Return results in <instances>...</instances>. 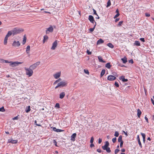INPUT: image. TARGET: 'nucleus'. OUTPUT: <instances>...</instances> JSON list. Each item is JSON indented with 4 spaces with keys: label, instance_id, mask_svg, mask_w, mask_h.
<instances>
[{
    "label": "nucleus",
    "instance_id": "13d9d810",
    "mask_svg": "<svg viewBox=\"0 0 154 154\" xmlns=\"http://www.w3.org/2000/svg\"><path fill=\"white\" fill-rule=\"evenodd\" d=\"M93 11L94 14L97 15V14L96 13V11L94 9H93Z\"/></svg>",
    "mask_w": 154,
    "mask_h": 154
},
{
    "label": "nucleus",
    "instance_id": "6ab92c4d",
    "mask_svg": "<svg viewBox=\"0 0 154 154\" xmlns=\"http://www.w3.org/2000/svg\"><path fill=\"white\" fill-rule=\"evenodd\" d=\"M104 42V41L102 39H100L98 40L97 41V44H101L103 43Z\"/></svg>",
    "mask_w": 154,
    "mask_h": 154
},
{
    "label": "nucleus",
    "instance_id": "0eeeda50",
    "mask_svg": "<svg viewBox=\"0 0 154 154\" xmlns=\"http://www.w3.org/2000/svg\"><path fill=\"white\" fill-rule=\"evenodd\" d=\"M57 45V40L55 41L52 44V46L51 48V49L52 50H55Z\"/></svg>",
    "mask_w": 154,
    "mask_h": 154
},
{
    "label": "nucleus",
    "instance_id": "c85d7f7f",
    "mask_svg": "<svg viewBox=\"0 0 154 154\" xmlns=\"http://www.w3.org/2000/svg\"><path fill=\"white\" fill-rule=\"evenodd\" d=\"M26 38L25 37H24L23 38V44L24 45L25 43L26 42Z\"/></svg>",
    "mask_w": 154,
    "mask_h": 154
},
{
    "label": "nucleus",
    "instance_id": "f8f14e48",
    "mask_svg": "<svg viewBox=\"0 0 154 154\" xmlns=\"http://www.w3.org/2000/svg\"><path fill=\"white\" fill-rule=\"evenodd\" d=\"M40 63V62H37L36 63L31 66L30 67H36L38 66Z\"/></svg>",
    "mask_w": 154,
    "mask_h": 154
},
{
    "label": "nucleus",
    "instance_id": "79ce46f5",
    "mask_svg": "<svg viewBox=\"0 0 154 154\" xmlns=\"http://www.w3.org/2000/svg\"><path fill=\"white\" fill-rule=\"evenodd\" d=\"M122 23H123V21H120L119 23L118 24V26H121L122 25Z\"/></svg>",
    "mask_w": 154,
    "mask_h": 154
},
{
    "label": "nucleus",
    "instance_id": "20e7f679",
    "mask_svg": "<svg viewBox=\"0 0 154 154\" xmlns=\"http://www.w3.org/2000/svg\"><path fill=\"white\" fill-rule=\"evenodd\" d=\"M22 63V62L18 61L14 62H11V64H10V65L12 67H14L17 66L19 64H21Z\"/></svg>",
    "mask_w": 154,
    "mask_h": 154
},
{
    "label": "nucleus",
    "instance_id": "cd10ccee",
    "mask_svg": "<svg viewBox=\"0 0 154 154\" xmlns=\"http://www.w3.org/2000/svg\"><path fill=\"white\" fill-rule=\"evenodd\" d=\"M122 135H120L118 139V141L119 142H121L122 141H123L122 140Z\"/></svg>",
    "mask_w": 154,
    "mask_h": 154
},
{
    "label": "nucleus",
    "instance_id": "72a5a7b5",
    "mask_svg": "<svg viewBox=\"0 0 154 154\" xmlns=\"http://www.w3.org/2000/svg\"><path fill=\"white\" fill-rule=\"evenodd\" d=\"M111 5V2L110 1V0H109L107 3V5L106 6V7H108L109 6Z\"/></svg>",
    "mask_w": 154,
    "mask_h": 154
},
{
    "label": "nucleus",
    "instance_id": "de8ad7c7",
    "mask_svg": "<svg viewBox=\"0 0 154 154\" xmlns=\"http://www.w3.org/2000/svg\"><path fill=\"white\" fill-rule=\"evenodd\" d=\"M114 85H115V86H116V87H119V85L118 83L117 82H116L115 83Z\"/></svg>",
    "mask_w": 154,
    "mask_h": 154
},
{
    "label": "nucleus",
    "instance_id": "39448f33",
    "mask_svg": "<svg viewBox=\"0 0 154 154\" xmlns=\"http://www.w3.org/2000/svg\"><path fill=\"white\" fill-rule=\"evenodd\" d=\"M20 45V44L19 41H14L12 44V46L14 47H19Z\"/></svg>",
    "mask_w": 154,
    "mask_h": 154
},
{
    "label": "nucleus",
    "instance_id": "393cba45",
    "mask_svg": "<svg viewBox=\"0 0 154 154\" xmlns=\"http://www.w3.org/2000/svg\"><path fill=\"white\" fill-rule=\"evenodd\" d=\"M134 45L136 46H139L140 45V43L139 41H136L134 42Z\"/></svg>",
    "mask_w": 154,
    "mask_h": 154
},
{
    "label": "nucleus",
    "instance_id": "69168bd1",
    "mask_svg": "<svg viewBox=\"0 0 154 154\" xmlns=\"http://www.w3.org/2000/svg\"><path fill=\"white\" fill-rule=\"evenodd\" d=\"M145 119L146 120V122H147V123H148V119L146 117V116H145Z\"/></svg>",
    "mask_w": 154,
    "mask_h": 154
},
{
    "label": "nucleus",
    "instance_id": "2eb2a0df",
    "mask_svg": "<svg viewBox=\"0 0 154 154\" xmlns=\"http://www.w3.org/2000/svg\"><path fill=\"white\" fill-rule=\"evenodd\" d=\"M119 79L120 80H122V81L123 82H126L128 81V79H125V77L123 76H121Z\"/></svg>",
    "mask_w": 154,
    "mask_h": 154
},
{
    "label": "nucleus",
    "instance_id": "5fc2aeb1",
    "mask_svg": "<svg viewBox=\"0 0 154 154\" xmlns=\"http://www.w3.org/2000/svg\"><path fill=\"white\" fill-rule=\"evenodd\" d=\"M123 143V141H122V142H120V147L121 148V147H122Z\"/></svg>",
    "mask_w": 154,
    "mask_h": 154
},
{
    "label": "nucleus",
    "instance_id": "f3484780",
    "mask_svg": "<svg viewBox=\"0 0 154 154\" xmlns=\"http://www.w3.org/2000/svg\"><path fill=\"white\" fill-rule=\"evenodd\" d=\"M65 94L64 92H62L60 94V98L62 99L64 97Z\"/></svg>",
    "mask_w": 154,
    "mask_h": 154
},
{
    "label": "nucleus",
    "instance_id": "e2e57ef3",
    "mask_svg": "<svg viewBox=\"0 0 154 154\" xmlns=\"http://www.w3.org/2000/svg\"><path fill=\"white\" fill-rule=\"evenodd\" d=\"M105 145H106L108 146L109 145V143L108 141H106V142Z\"/></svg>",
    "mask_w": 154,
    "mask_h": 154
},
{
    "label": "nucleus",
    "instance_id": "680f3d73",
    "mask_svg": "<svg viewBox=\"0 0 154 154\" xmlns=\"http://www.w3.org/2000/svg\"><path fill=\"white\" fill-rule=\"evenodd\" d=\"M5 63H9L10 64L11 63V62L9 61H8L7 60H5Z\"/></svg>",
    "mask_w": 154,
    "mask_h": 154
},
{
    "label": "nucleus",
    "instance_id": "8fccbe9b",
    "mask_svg": "<svg viewBox=\"0 0 154 154\" xmlns=\"http://www.w3.org/2000/svg\"><path fill=\"white\" fill-rule=\"evenodd\" d=\"M64 131V130H63L60 129H57V132H62V131Z\"/></svg>",
    "mask_w": 154,
    "mask_h": 154
},
{
    "label": "nucleus",
    "instance_id": "58836bf2",
    "mask_svg": "<svg viewBox=\"0 0 154 154\" xmlns=\"http://www.w3.org/2000/svg\"><path fill=\"white\" fill-rule=\"evenodd\" d=\"M94 140V138L93 137H92L91 138V139L90 141V143H93Z\"/></svg>",
    "mask_w": 154,
    "mask_h": 154
},
{
    "label": "nucleus",
    "instance_id": "412c9836",
    "mask_svg": "<svg viewBox=\"0 0 154 154\" xmlns=\"http://www.w3.org/2000/svg\"><path fill=\"white\" fill-rule=\"evenodd\" d=\"M98 60H99V61L100 62H103V63H105V61H103V59L101 56H99L98 57Z\"/></svg>",
    "mask_w": 154,
    "mask_h": 154
},
{
    "label": "nucleus",
    "instance_id": "7c9ffc66",
    "mask_svg": "<svg viewBox=\"0 0 154 154\" xmlns=\"http://www.w3.org/2000/svg\"><path fill=\"white\" fill-rule=\"evenodd\" d=\"M61 80V79L60 78H59L58 79L56 80L54 83V84L55 85L57 84V83L59 82Z\"/></svg>",
    "mask_w": 154,
    "mask_h": 154
},
{
    "label": "nucleus",
    "instance_id": "ddd939ff",
    "mask_svg": "<svg viewBox=\"0 0 154 154\" xmlns=\"http://www.w3.org/2000/svg\"><path fill=\"white\" fill-rule=\"evenodd\" d=\"M88 19L92 23H94V22H95L94 21L93 17L91 15L89 16Z\"/></svg>",
    "mask_w": 154,
    "mask_h": 154
},
{
    "label": "nucleus",
    "instance_id": "4d7b16f0",
    "mask_svg": "<svg viewBox=\"0 0 154 154\" xmlns=\"http://www.w3.org/2000/svg\"><path fill=\"white\" fill-rule=\"evenodd\" d=\"M5 60L2 59H0V62L2 63H5Z\"/></svg>",
    "mask_w": 154,
    "mask_h": 154
},
{
    "label": "nucleus",
    "instance_id": "7ed1b4c3",
    "mask_svg": "<svg viewBox=\"0 0 154 154\" xmlns=\"http://www.w3.org/2000/svg\"><path fill=\"white\" fill-rule=\"evenodd\" d=\"M11 30L13 33V35H14L22 32L23 31L22 29L18 28H15Z\"/></svg>",
    "mask_w": 154,
    "mask_h": 154
},
{
    "label": "nucleus",
    "instance_id": "c9c22d12",
    "mask_svg": "<svg viewBox=\"0 0 154 154\" xmlns=\"http://www.w3.org/2000/svg\"><path fill=\"white\" fill-rule=\"evenodd\" d=\"M30 111V106H28V108L27 109H26V112H28Z\"/></svg>",
    "mask_w": 154,
    "mask_h": 154
},
{
    "label": "nucleus",
    "instance_id": "a211bd4d",
    "mask_svg": "<svg viewBox=\"0 0 154 154\" xmlns=\"http://www.w3.org/2000/svg\"><path fill=\"white\" fill-rule=\"evenodd\" d=\"M142 113V112L139 109H137V116L138 118H140V115Z\"/></svg>",
    "mask_w": 154,
    "mask_h": 154
},
{
    "label": "nucleus",
    "instance_id": "3c124183",
    "mask_svg": "<svg viewBox=\"0 0 154 154\" xmlns=\"http://www.w3.org/2000/svg\"><path fill=\"white\" fill-rule=\"evenodd\" d=\"M145 16L147 17H149L150 16V14L149 13H145Z\"/></svg>",
    "mask_w": 154,
    "mask_h": 154
},
{
    "label": "nucleus",
    "instance_id": "4be33fe9",
    "mask_svg": "<svg viewBox=\"0 0 154 154\" xmlns=\"http://www.w3.org/2000/svg\"><path fill=\"white\" fill-rule=\"evenodd\" d=\"M8 37H6L5 36L4 40V43L5 45H6L7 43V40L8 39Z\"/></svg>",
    "mask_w": 154,
    "mask_h": 154
},
{
    "label": "nucleus",
    "instance_id": "5701e85b",
    "mask_svg": "<svg viewBox=\"0 0 154 154\" xmlns=\"http://www.w3.org/2000/svg\"><path fill=\"white\" fill-rule=\"evenodd\" d=\"M105 73V70L103 69L100 73V77H102Z\"/></svg>",
    "mask_w": 154,
    "mask_h": 154
},
{
    "label": "nucleus",
    "instance_id": "864d4df0",
    "mask_svg": "<svg viewBox=\"0 0 154 154\" xmlns=\"http://www.w3.org/2000/svg\"><path fill=\"white\" fill-rule=\"evenodd\" d=\"M129 63H133L134 62L133 60L132 59H131L129 60Z\"/></svg>",
    "mask_w": 154,
    "mask_h": 154
},
{
    "label": "nucleus",
    "instance_id": "f704fd0d",
    "mask_svg": "<svg viewBox=\"0 0 154 154\" xmlns=\"http://www.w3.org/2000/svg\"><path fill=\"white\" fill-rule=\"evenodd\" d=\"M84 72L86 74H87L88 75L89 74V72L88 71V70L87 69H84Z\"/></svg>",
    "mask_w": 154,
    "mask_h": 154
},
{
    "label": "nucleus",
    "instance_id": "b1692460",
    "mask_svg": "<svg viewBox=\"0 0 154 154\" xmlns=\"http://www.w3.org/2000/svg\"><path fill=\"white\" fill-rule=\"evenodd\" d=\"M121 60L124 63H125L127 61V58L125 57L121 59Z\"/></svg>",
    "mask_w": 154,
    "mask_h": 154
},
{
    "label": "nucleus",
    "instance_id": "6e6552de",
    "mask_svg": "<svg viewBox=\"0 0 154 154\" xmlns=\"http://www.w3.org/2000/svg\"><path fill=\"white\" fill-rule=\"evenodd\" d=\"M18 140H14L12 139H10L8 140V143H17Z\"/></svg>",
    "mask_w": 154,
    "mask_h": 154
},
{
    "label": "nucleus",
    "instance_id": "603ef678",
    "mask_svg": "<svg viewBox=\"0 0 154 154\" xmlns=\"http://www.w3.org/2000/svg\"><path fill=\"white\" fill-rule=\"evenodd\" d=\"M102 141V139L100 138H99L98 139V143L99 144L100 143H101Z\"/></svg>",
    "mask_w": 154,
    "mask_h": 154
},
{
    "label": "nucleus",
    "instance_id": "052dcab7",
    "mask_svg": "<svg viewBox=\"0 0 154 154\" xmlns=\"http://www.w3.org/2000/svg\"><path fill=\"white\" fill-rule=\"evenodd\" d=\"M87 53L88 54L90 55V54H91V52H90L88 50H87Z\"/></svg>",
    "mask_w": 154,
    "mask_h": 154
},
{
    "label": "nucleus",
    "instance_id": "aec40b11",
    "mask_svg": "<svg viewBox=\"0 0 154 154\" xmlns=\"http://www.w3.org/2000/svg\"><path fill=\"white\" fill-rule=\"evenodd\" d=\"M30 50V46L29 45H28L26 47V52L27 54H28L29 53V52Z\"/></svg>",
    "mask_w": 154,
    "mask_h": 154
},
{
    "label": "nucleus",
    "instance_id": "338daca9",
    "mask_svg": "<svg viewBox=\"0 0 154 154\" xmlns=\"http://www.w3.org/2000/svg\"><path fill=\"white\" fill-rule=\"evenodd\" d=\"M13 120H17L18 119V117L17 116H16L13 118Z\"/></svg>",
    "mask_w": 154,
    "mask_h": 154
},
{
    "label": "nucleus",
    "instance_id": "774afa93",
    "mask_svg": "<svg viewBox=\"0 0 154 154\" xmlns=\"http://www.w3.org/2000/svg\"><path fill=\"white\" fill-rule=\"evenodd\" d=\"M94 144H93V143H91V144L90 145V147H91V148L93 147H94Z\"/></svg>",
    "mask_w": 154,
    "mask_h": 154
},
{
    "label": "nucleus",
    "instance_id": "49530a36",
    "mask_svg": "<svg viewBox=\"0 0 154 154\" xmlns=\"http://www.w3.org/2000/svg\"><path fill=\"white\" fill-rule=\"evenodd\" d=\"M119 149H116L115 150V154H117V153L119 151Z\"/></svg>",
    "mask_w": 154,
    "mask_h": 154
},
{
    "label": "nucleus",
    "instance_id": "a878e982",
    "mask_svg": "<svg viewBox=\"0 0 154 154\" xmlns=\"http://www.w3.org/2000/svg\"><path fill=\"white\" fill-rule=\"evenodd\" d=\"M107 45L109 46V48H113L114 47V46L111 43H108L107 44Z\"/></svg>",
    "mask_w": 154,
    "mask_h": 154
},
{
    "label": "nucleus",
    "instance_id": "473e14b6",
    "mask_svg": "<svg viewBox=\"0 0 154 154\" xmlns=\"http://www.w3.org/2000/svg\"><path fill=\"white\" fill-rule=\"evenodd\" d=\"M5 111V109L4 106H2L1 108H0V111L2 112H4Z\"/></svg>",
    "mask_w": 154,
    "mask_h": 154
},
{
    "label": "nucleus",
    "instance_id": "c03bdc74",
    "mask_svg": "<svg viewBox=\"0 0 154 154\" xmlns=\"http://www.w3.org/2000/svg\"><path fill=\"white\" fill-rule=\"evenodd\" d=\"M119 15V13H118L116 14L114 17V18L115 19L118 17Z\"/></svg>",
    "mask_w": 154,
    "mask_h": 154
},
{
    "label": "nucleus",
    "instance_id": "a18cd8bd",
    "mask_svg": "<svg viewBox=\"0 0 154 154\" xmlns=\"http://www.w3.org/2000/svg\"><path fill=\"white\" fill-rule=\"evenodd\" d=\"M46 37L47 38H48V37L47 36H45L44 37V39L43 40V43H45V38Z\"/></svg>",
    "mask_w": 154,
    "mask_h": 154
},
{
    "label": "nucleus",
    "instance_id": "dca6fc26",
    "mask_svg": "<svg viewBox=\"0 0 154 154\" xmlns=\"http://www.w3.org/2000/svg\"><path fill=\"white\" fill-rule=\"evenodd\" d=\"M12 34L13 35V33L12 32V30L9 31L7 34L6 35V36L8 37H9L10 36H11Z\"/></svg>",
    "mask_w": 154,
    "mask_h": 154
},
{
    "label": "nucleus",
    "instance_id": "37998d69",
    "mask_svg": "<svg viewBox=\"0 0 154 154\" xmlns=\"http://www.w3.org/2000/svg\"><path fill=\"white\" fill-rule=\"evenodd\" d=\"M141 134L143 137V138H145L146 135L145 134L143 133H141Z\"/></svg>",
    "mask_w": 154,
    "mask_h": 154
},
{
    "label": "nucleus",
    "instance_id": "6e6d98bb",
    "mask_svg": "<svg viewBox=\"0 0 154 154\" xmlns=\"http://www.w3.org/2000/svg\"><path fill=\"white\" fill-rule=\"evenodd\" d=\"M140 40L143 42H145L144 38H140Z\"/></svg>",
    "mask_w": 154,
    "mask_h": 154
},
{
    "label": "nucleus",
    "instance_id": "4c0bfd02",
    "mask_svg": "<svg viewBox=\"0 0 154 154\" xmlns=\"http://www.w3.org/2000/svg\"><path fill=\"white\" fill-rule=\"evenodd\" d=\"M119 135V132L117 131H116L115 133L114 136L116 137H118Z\"/></svg>",
    "mask_w": 154,
    "mask_h": 154
},
{
    "label": "nucleus",
    "instance_id": "a19ab883",
    "mask_svg": "<svg viewBox=\"0 0 154 154\" xmlns=\"http://www.w3.org/2000/svg\"><path fill=\"white\" fill-rule=\"evenodd\" d=\"M112 141L113 143H115L116 142V137L113 138L112 139Z\"/></svg>",
    "mask_w": 154,
    "mask_h": 154
},
{
    "label": "nucleus",
    "instance_id": "ea45409f",
    "mask_svg": "<svg viewBox=\"0 0 154 154\" xmlns=\"http://www.w3.org/2000/svg\"><path fill=\"white\" fill-rule=\"evenodd\" d=\"M102 148L103 150H105V149H106V148L108 147V146L105 144L104 146H102Z\"/></svg>",
    "mask_w": 154,
    "mask_h": 154
},
{
    "label": "nucleus",
    "instance_id": "09e8293b",
    "mask_svg": "<svg viewBox=\"0 0 154 154\" xmlns=\"http://www.w3.org/2000/svg\"><path fill=\"white\" fill-rule=\"evenodd\" d=\"M34 123L35 125H36L37 126H41V125L39 124H37V122L36 120H35L34 121Z\"/></svg>",
    "mask_w": 154,
    "mask_h": 154
},
{
    "label": "nucleus",
    "instance_id": "4468645a",
    "mask_svg": "<svg viewBox=\"0 0 154 154\" xmlns=\"http://www.w3.org/2000/svg\"><path fill=\"white\" fill-rule=\"evenodd\" d=\"M137 138L138 140V143L140 147L141 148H142V146L141 142L140 141L139 136V135H138L137 136Z\"/></svg>",
    "mask_w": 154,
    "mask_h": 154
},
{
    "label": "nucleus",
    "instance_id": "f03ea898",
    "mask_svg": "<svg viewBox=\"0 0 154 154\" xmlns=\"http://www.w3.org/2000/svg\"><path fill=\"white\" fill-rule=\"evenodd\" d=\"M25 72L28 77H30L33 74V71L31 68H25Z\"/></svg>",
    "mask_w": 154,
    "mask_h": 154
},
{
    "label": "nucleus",
    "instance_id": "f257e3e1",
    "mask_svg": "<svg viewBox=\"0 0 154 154\" xmlns=\"http://www.w3.org/2000/svg\"><path fill=\"white\" fill-rule=\"evenodd\" d=\"M67 82L66 81H62L58 84L55 87V88L57 89L58 87L61 88L66 86H67Z\"/></svg>",
    "mask_w": 154,
    "mask_h": 154
},
{
    "label": "nucleus",
    "instance_id": "bb28decb",
    "mask_svg": "<svg viewBox=\"0 0 154 154\" xmlns=\"http://www.w3.org/2000/svg\"><path fill=\"white\" fill-rule=\"evenodd\" d=\"M95 24L94 25V27L93 28H91L90 29H89V30L91 32H93L94 30V29L95 28V26L96 25V23L95 22Z\"/></svg>",
    "mask_w": 154,
    "mask_h": 154
},
{
    "label": "nucleus",
    "instance_id": "423d86ee",
    "mask_svg": "<svg viewBox=\"0 0 154 154\" xmlns=\"http://www.w3.org/2000/svg\"><path fill=\"white\" fill-rule=\"evenodd\" d=\"M54 31V28L53 26L51 25L47 29L46 31V34H48L50 32H52Z\"/></svg>",
    "mask_w": 154,
    "mask_h": 154
},
{
    "label": "nucleus",
    "instance_id": "bf43d9fd",
    "mask_svg": "<svg viewBox=\"0 0 154 154\" xmlns=\"http://www.w3.org/2000/svg\"><path fill=\"white\" fill-rule=\"evenodd\" d=\"M97 151L99 153L101 152H102V151L100 150V149H97Z\"/></svg>",
    "mask_w": 154,
    "mask_h": 154
},
{
    "label": "nucleus",
    "instance_id": "c756f323",
    "mask_svg": "<svg viewBox=\"0 0 154 154\" xmlns=\"http://www.w3.org/2000/svg\"><path fill=\"white\" fill-rule=\"evenodd\" d=\"M104 150H106V151L108 153L111 152V151L109 147H107L106 148V149H105Z\"/></svg>",
    "mask_w": 154,
    "mask_h": 154
},
{
    "label": "nucleus",
    "instance_id": "2f4dec72",
    "mask_svg": "<svg viewBox=\"0 0 154 154\" xmlns=\"http://www.w3.org/2000/svg\"><path fill=\"white\" fill-rule=\"evenodd\" d=\"M112 66L110 65V63H108L106 65V67H110Z\"/></svg>",
    "mask_w": 154,
    "mask_h": 154
},
{
    "label": "nucleus",
    "instance_id": "e433bc0d",
    "mask_svg": "<svg viewBox=\"0 0 154 154\" xmlns=\"http://www.w3.org/2000/svg\"><path fill=\"white\" fill-rule=\"evenodd\" d=\"M55 107H56L58 109L59 108H60L59 103H56L55 106Z\"/></svg>",
    "mask_w": 154,
    "mask_h": 154
},
{
    "label": "nucleus",
    "instance_id": "1a4fd4ad",
    "mask_svg": "<svg viewBox=\"0 0 154 154\" xmlns=\"http://www.w3.org/2000/svg\"><path fill=\"white\" fill-rule=\"evenodd\" d=\"M116 77L112 75H110L108 77L107 79L110 81H112L116 79Z\"/></svg>",
    "mask_w": 154,
    "mask_h": 154
},
{
    "label": "nucleus",
    "instance_id": "0e129e2a",
    "mask_svg": "<svg viewBox=\"0 0 154 154\" xmlns=\"http://www.w3.org/2000/svg\"><path fill=\"white\" fill-rule=\"evenodd\" d=\"M53 130L54 131L57 132V129L55 127H53Z\"/></svg>",
    "mask_w": 154,
    "mask_h": 154
},
{
    "label": "nucleus",
    "instance_id": "9b49d317",
    "mask_svg": "<svg viewBox=\"0 0 154 154\" xmlns=\"http://www.w3.org/2000/svg\"><path fill=\"white\" fill-rule=\"evenodd\" d=\"M76 137V134L75 133L72 134L71 136V140L73 141L75 140V138Z\"/></svg>",
    "mask_w": 154,
    "mask_h": 154
},
{
    "label": "nucleus",
    "instance_id": "9d476101",
    "mask_svg": "<svg viewBox=\"0 0 154 154\" xmlns=\"http://www.w3.org/2000/svg\"><path fill=\"white\" fill-rule=\"evenodd\" d=\"M61 72H58L54 75V77L56 79H58L60 76Z\"/></svg>",
    "mask_w": 154,
    "mask_h": 154
}]
</instances>
